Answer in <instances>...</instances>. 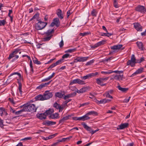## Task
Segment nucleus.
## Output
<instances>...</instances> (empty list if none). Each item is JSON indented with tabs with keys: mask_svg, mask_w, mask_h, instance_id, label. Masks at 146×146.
I'll return each mask as SVG.
<instances>
[{
	"mask_svg": "<svg viewBox=\"0 0 146 146\" xmlns=\"http://www.w3.org/2000/svg\"><path fill=\"white\" fill-rule=\"evenodd\" d=\"M37 109L35 105L33 104L27 103L24 105L23 110L25 111L30 112H35Z\"/></svg>",
	"mask_w": 146,
	"mask_h": 146,
	"instance_id": "nucleus-1",
	"label": "nucleus"
},
{
	"mask_svg": "<svg viewBox=\"0 0 146 146\" xmlns=\"http://www.w3.org/2000/svg\"><path fill=\"white\" fill-rule=\"evenodd\" d=\"M19 50L18 49H16L13 51L12 53L10 54L8 58L9 60H10L12 58L11 61L13 62L17 60L19 57V56L17 55L19 52Z\"/></svg>",
	"mask_w": 146,
	"mask_h": 146,
	"instance_id": "nucleus-2",
	"label": "nucleus"
},
{
	"mask_svg": "<svg viewBox=\"0 0 146 146\" xmlns=\"http://www.w3.org/2000/svg\"><path fill=\"white\" fill-rule=\"evenodd\" d=\"M136 63V59L135 55L133 54L131 57V59L128 61L127 62V65H130L131 67H134Z\"/></svg>",
	"mask_w": 146,
	"mask_h": 146,
	"instance_id": "nucleus-3",
	"label": "nucleus"
},
{
	"mask_svg": "<svg viewBox=\"0 0 146 146\" xmlns=\"http://www.w3.org/2000/svg\"><path fill=\"white\" fill-rule=\"evenodd\" d=\"M89 58V56H78L74 58V62H84L87 61Z\"/></svg>",
	"mask_w": 146,
	"mask_h": 146,
	"instance_id": "nucleus-4",
	"label": "nucleus"
},
{
	"mask_svg": "<svg viewBox=\"0 0 146 146\" xmlns=\"http://www.w3.org/2000/svg\"><path fill=\"white\" fill-rule=\"evenodd\" d=\"M47 24V23L39 21L36 24V29L37 30H42L46 26Z\"/></svg>",
	"mask_w": 146,
	"mask_h": 146,
	"instance_id": "nucleus-5",
	"label": "nucleus"
},
{
	"mask_svg": "<svg viewBox=\"0 0 146 146\" xmlns=\"http://www.w3.org/2000/svg\"><path fill=\"white\" fill-rule=\"evenodd\" d=\"M82 125L84 128L86 129L88 131H89L92 135L99 130L98 129H97L95 130H92L90 127L87 126L85 123H83Z\"/></svg>",
	"mask_w": 146,
	"mask_h": 146,
	"instance_id": "nucleus-6",
	"label": "nucleus"
},
{
	"mask_svg": "<svg viewBox=\"0 0 146 146\" xmlns=\"http://www.w3.org/2000/svg\"><path fill=\"white\" fill-rule=\"evenodd\" d=\"M135 10L138 12L142 13H145L146 12V9L145 7L143 6L139 5L135 7Z\"/></svg>",
	"mask_w": 146,
	"mask_h": 146,
	"instance_id": "nucleus-7",
	"label": "nucleus"
},
{
	"mask_svg": "<svg viewBox=\"0 0 146 146\" xmlns=\"http://www.w3.org/2000/svg\"><path fill=\"white\" fill-rule=\"evenodd\" d=\"M23 92L22 90V85L20 82H19V87L17 91V95L18 97L21 98V97L23 96Z\"/></svg>",
	"mask_w": 146,
	"mask_h": 146,
	"instance_id": "nucleus-8",
	"label": "nucleus"
},
{
	"mask_svg": "<svg viewBox=\"0 0 146 146\" xmlns=\"http://www.w3.org/2000/svg\"><path fill=\"white\" fill-rule=\"evenodd\" d=\"M109 77L106 78H98L96 79V82L99 85L103 86L104 85V84H103L105 81L108 79Z\"/></svg>",
	"mask_w": 146,
	"mask_h": 146,
	"instance_id": "nucleus-9",
	"label": "nucleus"
},
{
	"mask_svg": "<svg viewBox=\"0 0 146 146\" xmlns=\"http://www.w3.org/2000/svg\"><path fill=\"white\" fill-rule=\"evenodd\" d=\"M43 95L45 100H46L51 98L53 96V94L52 92L47 90L45 92Z\"/></svg>",
	"mask_w": 146,
	"mask_h": 146,
	"instance_id": "nucleus-10",
	"label": "nucleus"
},
{
	"mask_svg": "<svg viewBox=\"0 0 146 146\" xmlns=\"http://www.w3.org/2000/svg\"><path fill=\"white\" fill-rule=\"evenodd\" d=\"M97 74V73L96 72L95 74L94 73H91L88 74L85 76L81 77V78L82 79L85 80L87 79H89L91 78L92 76H94Z\"/></svg>",
	"mask_w": 146,
	"mask_h": 146,
	"instance_id": "nucleus-11",
	"label": "nucleus"
},
{
	"mask_svg": "<svg viewBox=\"0 0 146 146\" xmlns=\"http://www.w3.org/2000/svg\"><path fill=\"white\" fill-rule=\"evenodd\" d=\"M135 28L139 31H142V27L138 23H135L133 24Z\"/></svg>",
	"mask_w": 146,
	"mask_h": 146,
	"instance_id": "nucleus-12",
	"label": "nucleus"
},
{
	"mask_svg": "<svg viewBox=\"0 0 146 146\" xmlns=\"http://www.w3.org/2000/svg\"><path fill=\"white\" fill-rule=\"evenodd\" d=\"M62 60L60 59L57 61L55 63H53L50 65L49 67L48 68V69L49 70L50 69H51L57 65L61 64L62 62Z\"/></svg>",
	"mask_w": 146,
	"mask_h": 146,
	"instance_id": "nucleus-13",
	"label": "nucleus"
},
{
	"mask_svg": "<svg viewBox=\"0 0 146 146\" xmlns=\"http://www.w3.org/2000/svg\"><path fill=\"white\" fill-rule=\"evenodd\" d=\"M129 125L127 123H125L118 125L117 128V129H122L127 127Z\"/></svg>",
	"mask_w": 146,
	"mask_h": 146,
	"instance_id": "nucleus-14",
	"label": "nucleus"
},
{
	"mask_svg": "<svg viewBox=\"0 0 146 146\" xmlns=\"http://www.w3.org/2000/svg\"><path fill=\"white\" fill-rule=\"evenodd\" d=\"M44 124L47 126H51L56 124V122L47 120L44 123Z\"/></svg>",
	"mask_w": 146,
	"mask_h": 146,
	"instance_id": "nucleus-15",
	"label": "nucleus"
},
{
	"mask_svg": "<svg viewBox=\"0 0 146 146\" xmlns=\"http://www.w3.org/2000/svg\"><path fill=\"white\" fill-rule=\"evenodd\" d=\"M50 82L51 81H50L47 83L42 84L38 87H37V88L38 89L40 90L42 88L47 86L50 84Z\"/></svg>",
	"mask_w": 146,
	"mask_h": 146,
	"instance_id": "nucleus-16",
	"label": "nucleus"
},
{
	"mask_svg": "<svg viewBox=\"0 0 146 146\" xmlns=\"http://www.w3.org/2000/svg\"><path fill=\"white\" fill-rule=\"evenodd\" d=\"M36 116L37 118L41 119H45L46 118V115L44 114V113H37Z\"/></svg>",
	"mask_w": 146,
	"mask_h": 146,
	"instance_id": "nucleus-17",
	"label": "nucleus"
},
{
	"mask_svg": "<svg viewBox=\"0 0 146 146\" xmlns=\"http://www.w3.org/2000/svg\"><path fill=\"white\" fill-rule=\"evenodd\" d=\"M143 68H141L137 70L136 72L130 76L131 77H133L137 74L141 73L143 71Z\"/></svg>",
	"mask_w": 146,
	"mask_h": 146,
	"instance_id": "nucleus-18",
	"label": "nucleus"
},
{
	"mask_svg": "<svg viewBox=\"0 0 146 146\" xmlns=\"http://www.w3.org/2000/svg\"><path fill=\"white\" fill-rule=\"evenodd\" d=\"M0 113L1 116H3L4 115L6 116L8 115L5 109L2 108H0Z\"/></svg>",
	"mask_w": 146,
	"mask_h": 146,
	"instance_id": "nucleus-19",
	"label": "nucleus"
},
{
	"mask_svg": "<svg viewBox=\"0 0 146 146\" xmlns=\"http://www.w3.org/2000/svg\"><path fill=\"white\" fill-rule=\"evenodd\" d=\"M49 118L52 119H57L59 118V114L58 113H55L52 114L49 116Z\"/></svg>",
	"mask_w": 146,
	"mask_h": 146,
	"instance_id": "nucleus-20",
	"label": "nucleus"
},
{
	"mask_svg": "<svg viewBox=\"0 0 146 146\" xmlns=\"http://www.w3.org/2000/svg\"><path fill=\"white\" fill-rule=\"evenodd\" d=\"M46 36L43 38V40L44 41H47L50 40L52 36V35L50 34L48 35L46 34Z\"/></svg>",
	"mask_w": 146,
	"mask_h": 146,
	"instance_id": "nucleus-21",
	"label": "nucleus"
},
{
	"mask_svg": "<svg viewBox=\"0 0 146 146\" xmlns=\"http://www.w3.org/2000/svg\"><path fill=\"white\" fill-rule=\"evenodd\" d=\"M122 46L123 45L121 44L116 45L114 46H111V48L112 50H116L120 49Z\"/></svg>",
	"mask_w": 146,
	"mask_h": 146,
	"instance_id": "nucleus-22",
	"label": "nucleus"
},
{
	"mask_svg": "<svg viewBox=\"0 0 146 146\" xmlns=\"http://www.w3.org/2000/svg\"><path fill=\"white\" fill-rule=\"evenodd\" d=\"M35 99L37 100L43 101L45 100L44 95H39L35 97Z\"/></svg>",
	"mask_w": 146,
	"mask_h": 146,
	"instance_id": "nucleus-23",
	"label": "nucleus"
},
{
	"mask_svg": "<svg viewBox=\"0 0 146 146\" xmlns=\"http://www.w3.org/2000/svg\"><path fill=\"white\" fill-rule=\"evenodd\" d=\"M70 101V100L69 99L68 100H66L63 102L62 104L61 105L60 107V108L61 109H62V111L63 110L64 108L67 106V103Z\"/></svg>",
	"mask_w": 146,
	"mask_h": 146,
	"instance_id": "nucleus-24",
	"label": "nucleus"
},
{
	"mask_svg": "<svg viewBox=\"0 0 146 146\" xmlns=\"http://www.w3.org/2000/svg\"><path fill=\"white\" fill-rule=\"evenodd\" d=\"M54 110L53 109H50L46 111L45 112L44 114L46 115V116L47 115H49L50 116L53 113Z\"/></svg>",
	"mask_w": 146,
	"mask_h": 146,
	"instance_id": "nucleus-25",
	"label": "nucleus"
},
{
	"mask_svg": "<svg viewBox=\"0 0 146 146\" xmlns=\"http://www.w3.org/2000/svg\"><path fill=\"white\" fill-rule=\"evenodd\" d=\"M56 13L58 17L60 19H62L63 18L62 11L59 9H58L56 11Z\"/></svg>",
	"mask_w": 146,
	"mask_h": 146,
	"instance_id": "nucleus-26",
	"label": "nucleus"
},
{
	"mask_svg": "<svg viewBox=\"0 0 146 146\" xmlns=\"http://www.w3.org/2000/svg\"><path fill=\"white\" fill-rule=\"evenodd\" d=\"M136 43L139 49L141 50H144L143 45L142 42H136Z\"/></svg>",
	"mask_w": 146,
	"mask_h": 146,
	"instance_id": "nucleus-27",
	"label": "nucleus"
},
{
	"mask_svg": "<svg viewBox=\"0 0 146 146\" xmlns=\"http://www.w3.org/2000/svg\"><path fill=\"white\" fill-rule=\"evenodd\" d=\"M90 118L86 114L80 117V120L84 121L90 119Z\"/></svg>",
	"mask_w": 146,
	"mask_h": 146,
	"instance_id": "nucleus-28",
	"label": "nucleus"
},
{
	"mask_svg": "<svg viewBox=\"0 0 146 146\" xmlns=\"http://www.w3.org/2000/svg\"><path fill=\"white\" fill-rule=\"evenodd\" d=\"M54 106L56 109H59V112H61L62 111V109L60 108L61 106L57 103H55L54 104Z\"/></svg>",
	"mask_w": 146,
	"mask_h": 146,
	"instance_id": "nucleus-29",
	"label": "nucleus"
},
{
	"mask_svg": "<svg viewBox=\"0 0 146 146\" xmlns=\"http://www.w3.org/2000/svg\"><path fill=\"white\" fill-rule=\"evenodd\" d=\"M76 93L74 92L72 94H69L65 96L64 98L65 100H66V99L68 98H70L72 97H73V96H75L76 95Z\"/></svg>",
	"mask_w": 146,
	"mask_h": 146,
	"instance_id": "nucleus-30",
	"label": "nucleus"
},
{
	"mask_svg": "<svg viewBox=\"0 0 146 146\" xmlns=\"http://www.w3.org/2000/svg\"><path fill=\"white\" fill-rule=\"evenodd\" d=\"M87 90V88L86 87H83L78 90V89L77 92L78 93H82L85 92Z\"/></svg>",
	"mask_w": 146,
	"mask_h": 146,
	"instance_id": "nucleus-31",
	"label": "nucleus"
},
{
	"mask_svg": "<svg viewBox=\"0 0 146 146\" xmlns=\"http://www.w3.org/2000/svg\"><path fill=\"white\" fill-rule=\"evenodd\" d=\"M117 88L118 89L123 92H126L128 90V89L126 88H121L120 86H117Z\"/></svg>",
	"mask_w": 146,
	"mask_h": 146,
	"instance_id": "nucleus-32",
	"label": "nucleus"
},
{
	"mask_svg": "<svg viewBox=\"0 0 146 146\" xmlns=\"http://www.w3.org/2000/svg\"><path fill=\"white\" fill-rule=\"evenodd\" d=\"M63 94L60 92H57L55 94V96L56 97H58L59 98H62L63 96Z\"/></svg>",
	"mask_w": 146,
	"mask_h": 146,
	"instance_id": "nucleus-33",
	"label": "nucleus"
},
{
	"mask_svg": "<svg viewBox=\"0 0 146 146\" xmlns=\"http://www.w3.org/2000/svg\"><path fill=\"white\" fill-rule=\"evenodd\" d=\"M104 42V41H101L95 44L94 46V47H97L102 45Z\"/></svg>",
	"mask_w": 146,
	"mask_h": 146,
	"instance_id": "nucleus-34",
	"label": "nucleus"
},
{
	"mask_svg": "<svg viewBox=\"0 0 146 146\" xmlns=\"http://www.w3.org/2000/svg\"><path fill=\"white\" fill-rule=\"evenodd\" d=\"M68 117L67 116L63 117L62 119L60 120L59 121V123H62L68 119Z\"/></svg>",
	"mask_w": 146,
	"mask_h": 146,
	"instance_id": "nucleus-35",
	"label": "nucleus"
},
{
	"mask_svg": "<svg viewBox=\"0 0 146 146\" xmlns=\"http://www.w3.org/2000/svg\"><path fill=\"white\" fill-rule=\"evenodd\" d=\"M69 88L72 91H74L77 92L78 89L74 86H69Z\"/></svg>",
	"mask_w": 146,
	"mask_h": 146,
	"instance_id": "nucleus-36",
	"label": "nucleus"
},
{
	"mask_svg": "<svg viewBox=\"0 0 146 146\" xmlns=\"http://www.w3.org/2000/svg\"><path fill=\"white\" fill-rule=\"evenodd\" d=\"M86 114L88 116L89 115H96L97 114V113L96 112L94 111H91L88 112L87 113H86Z\"/></svg>",
	"mask_w": 146,
	"mask_h": 146,
	"instance_id": "nucleus-37",
	"label": "nucleus"
},
{
	"mask_svg": "<svg viewBox=\"0 0 146 146\" xmlns=\"http://www.w3.org/2000/svg\"><path fill=\"white\" fill-rule=\"evenodd\" d=\"M76 80L77 83L80 84H84V81L82 80L79 79H77Z\"/></svg>",
	"mask_w": 146,
	"mask_h": 146,
	"instance_id": "nucleus-38",
	"label": "nucleus"
},
{
	"mask_svg": "<svg viewBox=\"0 0 146 146\" xmlns=\"http://www.w3.org/2000/svg\"><path fill=\"white\" fill-rule=\"evenodd\" d=\"M53 22L56 26L58 25L59 23V20L58 18H57L54 19Z\"/></svg>",
	"mask_w": 146,
	"mask_h": 146,
	"instance_id": "nucleus-39",
	"label": "nucleus"
},
{
	"mask_svg": "<svg viewBox=\"0 0 146 146\" xmlns=\"http://www.w3.org/2000/svg\"><path fill=\"white\" fill-rule=\"evenodd\" d=\"M76 50V48L70 49L66 50V51H65V52L71 53L75 51Z\"/></svg>",
	"mask_w": 146,
	"mask_h": 146,
	"instance_id": "nucleus-40",
	"label": "nucleus"
},
{
	"mask_svg": "<svg viewBox=\"0 0 146 146\" xmlns=\"http://www.w3.org/2000/svg\"><path fill=\"white\" fill-rule=\"evenodd\" d=\"M33 61L34 63L38 65H40L41 64V63L36 58L33 59Z\"/></svg>",
	"mask_w": 146,
	"mask_h": 146,
	"instance_id": "nucleus-41",
	"label": "nucleus"
},
{
	"mask_svg": "<svg viewBox=\"0 0 146 146\" xmlns=\"http://www.w3.org/2000/svg\"><path fill=\"white\" fill-rule=\"evenodd\" d=\"M108 100L106 99H104L100 100V103L101 104H104L108 102Z\"/></svg>",
	"mask_w": 146,
	"mask_h": 146,
	"instance_id": "nucleus-42",
	"label": "nucleus"
},
{
	"mask_svg": "<svg viewBox=\"0 0 146 146\" xmlns=\"http://www.w3.org/2000/svg\"><path fill=\"white\" fill-rule=\"evenodd\" d=\"M123 71H112L111 70H110V74L113 72H115L116 74H120L123 73Z\"/></svg>",
	"mask_w": 146,
	"mask_h": 146,
	"instance_id": "nucleus-43",
	"label": "nucleus"
},
{
	"mask_svg": "<svg viewBox=\"0 0 146 146\" xmlns=\"http://www.w3.org/2000/svg\"><path fill=\"white\" fill-rule=\"evenodd\" d=\"M100 35L102 36H107L108 37H109L110 36V34L108 32H106V33H101Z\"/></svg>",
	"mask_w": 146,
	"mask_h": 146,
	"instance_id": "nucleus-44",
	"label": "nucleus"
},
{
	"mask_svg": "<svg viewBox=\"0 0 146 146\" xmlns=\"http://www.w3.org/2000/svg\"><path fill=\"white\" fill-rule=\"evenodd\" d=\"M94 60H92L89 61L87 62L86 64V66L90 65L94 62Z\"/></svg>",
	"mask_w": 146,
	"mask_h": 146,
	"instance_id": "nucleus-45",
	"label": "nucleus"
},
{
	"mask_svg": "<svg viewBox=\"0 0 146 146\" xmlns=\"http://www.w3.org/2000/svg\"><path fill=\"white\" fill-rule=\"evenodd\" d=\"M6 23V21L4 20H0V26H4Z\"/></svg>",
	"mask_w": 146,
	"mask_h": 146,
	"instance_id": "nucleus-46",
	"label": "nucleus"
},
{
	"mask_svg": "<svg viewBox=\"0 0 146 146\" xmlns=\"http://www.w3.org/2000/svg\"><path fill=\"white\" fill-rule=\"evenodd\" d=\"M15 74H17L19 76V78H21V74H20V73H18L17 72H13L10 75V76H12Z\"/></svg>",
	"mask_w": 146,
	"mask_h": 146,
	"instance_id": "nucleus-47",
	"label": "nucleus"
},
{
	"mask_svg": "<svg viewBox=\"0 0 146 146\" xmlns=\"http://www.w3.org/2000/svg\"><path fill=\"white\" fill-rule=\"evenodd\" d=\"M76 83H77L76 80V79H74V80H73L71 81L70 82L69 84V85H71L74 84H76Z\"/></svg>",
	"mask_w": 146,
	"mask_h": 146,
	"instance_id": "nucleus-48",
	"label": "nucleus"
},
{
	"mask_svg": "<svg viewBox=\"0 0 146 146\" xmlns=\"http://www.w3.org/2000/svg\"><path fill=\"white\" fill-rule=\"evenodd\" d=\"M91 14L93 16H96L97 14V12L96 10H93L92 11Z\"/></svg>",
	"mask_w": 146,
	"mask_h": 146,
	"instance_id": "nucleus-49",
	"label": "nucleus"
},
{
	"mask_svg": "<svg viewBox=\"0 0 146 146\" xmlns=\"http://www.w3.org/2000/svg\"><path fill=\"white\" fill-rule=\"evenodd\" d=\"M54 31L53 29H49L47 31L46 34L48 35L49 34H51V33H53Z\"/></svg>",
	"mask_w": 146,
	"mask_h": 146,
	"instance_id": "nucleus-50",
	"label": "nucleus"
},
{
	"mask_svg": "<svg viewBox=\"0 0 146 146\" xmlns=\"http://www.w3.org/2000/svg\"><path fill=\"white\" fill-rule=\"evenodd\" d=\"M131 97H129V98H126L125 99L123 100V102L125 103H127L129 102Z\"/></svg>",
	"mask_w": 146,
	"mask_h": 146,
	"instance_id": "nucleus-51",
	"label": "nucleus"
},
{
	"mask_svg": "<svg viewBox=\"0 0 146 146\" xmlns=\"http://www.w3.org/2000/svg\"><path fill=\"white\" fill-rule=\"evenodd\" d=\"M57 135V133H56L52 135L48 136L49 139H52L55 136H56Z\"/></svg>",
	"mask_w": 146,
	"mask_h": 146,
	"instance_id": "nucleus-52",
	"label": "nucleus"
},
{
	"mask_svg": "<svg viewBox=\"0 0 146 146\" xmlns=\"http://www.w3.org/2000/svg\"><path fill=\"white\" fill-rule=\"evenodd\" d=\"M69 56V54H66L62 56V58L64 59L67 58Z\"/></svg>",
	"mask_w": 146,
	"mask_h": 146,
	"instance_id": "nucleus-53",
	"label": "nucleus"
},
{
	"mask_svg": "<svg viewBox=\"0 0 146 146\" xmlns=\"http://www.w3.org/2000/svg\"><path fill=\"white\" fill-rule=\"evenodd\" d=\"M9 100L11 102L13 105H15V102L13 99H11V98H9Z\"/></svg>",
	"mask_w": 146,
	"mask_h": 146,
	"instance_id": "nucleus-54",
	"label": "nucleus"
},
{
	"mask_svg": "<svg viewBox=\"0 0 146 146\" xmlns=\"http://www.w3.org/2000/svg\"><path fill=\"white\" fill-rule=\"evenodd\" d=\"M0 126L1 127H3V120L0 118Z\"/></svg>",
	"mask_w": 146,
	"mask_h": 146,
	"instance_id": "nucleus-55",
	"label": "nucleus"
},
{
	"mask_svg": "<svg viewBox=\"0 0 146 146\" xmlns=\"http://www.w3.org/2000/svg\"><path fill=\"white\" fill-rule=\"evenodd\" d=\"M54 74H55L54 73V72L51 75L49 76L48 77H47V78L48 79V80H49L51 79L52 78L54 77Z\"/></svg>",
	"mask_w": 146,
	"mask_h": 146,
	"instance_id": "nucleus-56",
	"label": "nucleus"
},
{
	"mask_svg": "<svg viewBox=\"0 0 146 146\" xmlns=\"http://www.w3.org/2000/svg\"><path fill=\"white\" fill-rule=\"evenodd\" d=\"M119 80H122L123 77V74H118Z\"/></svg>",
	"mask_w": 146,
	"mask_h": 146,
	"instance_id": "nucleus-57",
	"label": "nucleus"
},
{
	"mask_svg": "<svg viewBox=\"0 0 146 146\" xmlns=\"http://www.w3.org/2000/svg\"><path fill=\"white\" fill-rule=\"evenodd\" d=\"M29 65H30V67L31 69V70L32 71H33V68L32 62V60H31L30 61Z\"/></svg>",
	"mask_w": 146,
	"mask_h": 146,
	"instance_id": "nucleus-58",
	"label": "nucleus"
},
{
	"mask_svg": "<svg viewBox=\"0 0 146 146\" xmlns=\"http://www.w3.org/2000/svg\"><path fill=\"white\" fill-rule=\"evenodd\" d=\"M63 45H64L63 41L62 40V39L61 41L59 43V46L60 47H61L63 46Z\"/></svg>",
	"mask_w": 146,
	"mask_h": 146,
	"instance_id": "nucleus-59",
	"label": "nucleus"
},
{
	"mask_svg": "<svg viewBox=\"0 0 146 146\" xmlns=\"http://www.w3.org/2000/svg\"><path fill=\"white\" fill-rule=\"evenodd\" d=\"M101 73L102 74H107L110 73V71H102Z\"/></svg>",
	"mask_w": 146,
	"mask_h": 146,
	"instance_id": "nucleus-60",
	"label": "nucleus"
},
{
	"mask_svg": "<svg viewBox=\"0 0 146 146\" xmlns=\"http://www.w3.org/2000/svg\"><path fill=\"white\" fill-rule=\"evenodd\" d=\"M113 5L116 8H117L119 7L117 2L113 3Z\"/></svg>",
	"mask_w": 146,
	"mask_h": 146,
	"instance_id": "nucleus-61",
	"label": "nucleus"
},
{
	"mask_svg": "<svg viewBox=\"0 0 146 146\" xmlns=\"http://www.w3.org/2000/svg\"><path fill=\"white\" fill-rule=\"evenodd\" d=\"M88 33H80V36H84L88 34Z\"/></svg>",
	"mask_w": 146,
	"mask_h": 146,
	"instance_id": "nucleus-62",
	"label": "nucleus"
},
{
	"mask_svg": "<svg viewBox=\"0 0 146 146\" xmlns=\"http://www.w3.org/2000/svg\"><path fill=\"white\" fill-rule=\"evenodd\" d=\"M39 14H38V13L36 14L33 17L32 19H35V18H37L39 16Z\"/></svg>",
	"mask_w": 146,
	"mask_h": 146,
	"instance_id": "nucleus-63",
	"label": "nucleus"
},
{
	"mask_svg": "<svg viewBox=\"0 0 146 146\" xmlns=\"http://www.w3.org/2000/svg\"><path fill=\"white\" fill-rule=\"evenodd\" d=\"M113 78L114 79L116 80H118V74L115 75L113 77Z\"/></svg>",
	"mask_w": 146,
	"mask_h": 146,
	"instance_id": "nucleus-64",
	"label": "nucleus"
}]
</instances>
